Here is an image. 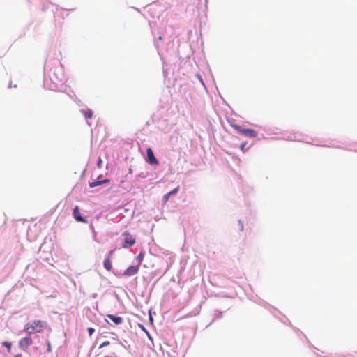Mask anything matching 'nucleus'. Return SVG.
I'll use <instances>...</instances> for the list:
<instances>
[{
	"instance_id": "obj_1",
	"label": "nucleus",
	"mask_w": 357,
	"mask_h": 357,
	"mask_svg": "<svg viewBox=\"0 0 357 357\" xmlns=\"http://www.w3.org/2000/svg\"><path fill=\"white\" fill-rule=\"evenodd\" d=\"M47 326V324L42 320H32L24 326V331L29 334L40 333Z\"/></svg>"
},
{
	"instance_id": "obj_2",
	"label": "nucleus",
	"mask_w": 357,
	"mask_h": 357,
	"mask_svg": "<svg viewBox=\"0 0 357 357\" xmlns=\"http://www.w3.org/2000/svg\"><path fill=\"white\" fill-rule=\"evenodd\" d=\"M33 340L31 337V335L27 334V335L19 341V347L21 349L26 351H27L28 348L32 345Z\"/></svg>"
},
{
	"instance_id": "obj_3",
	"label": "nucleus",
	"mask_w": 357,
	"mask_h": 357,
	"mask_svg": "<svg viewBox=\"0 0 357 357\" xmlns=\"http://www.w3.org/2000/svg\"><path fill=\"white\" fill-rule=\"evenodd\" d=\"M122 235L125 236L124 242L122 245L123 248H129L135 243V238L128 231L123 232Z\"/></svg>"
},
{
	"instance_id": "obj_4",
	"label": "nucleus",
	"mask_w": 357,
	"mask_h": 357,
	"mask_svg": "<svg viewBox=\"0 0 357 357\" xmlns=\"http://www.w3.org/2000/svg\"><path fill=\"white\" fill-rule=\"evenodd\" d=\"M73 215L74 218L77 222L87 223V220L82 216L79 208L78 206H76L73 211Z\"/></svg>"
},
{
	"instance_id": "obj_5",
	"label": "nucleus",
	"mask_w": 357,
	"mask_h": 357,
	"mask_svg": "<svg viewBox=\"0 0 357 357\" xmlns=\"http://www.w3.org/2000/svg\"><path fill=\"white\" fill-rule=\"evenodd\" d=\"M146 153H147V158H148L149 163H150L151 165H158V161L156 159V158L155 157V155L153 154V151L151 149V148L149 147L147 149Z\"/></svg>"
},
{
	"instance_id": "obj_6",
	"label": "nucleus",
	"mask_w": 357,
	"mask_h": 357,
	"mask_svg": "<svg viewBox=\"0 0 357 357\" xmlns=\"http://www.w3.org/2000/svg\"><path fill=\"white\" fill-rule=\"evenodd\" d=\"M139 265L137 266H130L128 268H126L123 272L124 276H131L136 274L139 271Z\"/></svg>"
},
{
	"instance_id": "obj_7",
	"label": "nucleus",
	"mask_w": 357,
	"mask_h": 357,
	"mask_svg": "<svg viewBox=\"0 0 357 357\" xmlns=\"http://www.w3.org/2000/svg\"><path fill=\"white\" fill-rule=\"evenodd\" d=\"M243 136L250 137V138H255L257 136V132L250 128H243L241 134Z\"/></svg>"
},
{
	"instance_id": "obj_8",
	"label": "nucleus",
	"mask_w": 357,
	"mask_h": 357,
	"mask_svg": "<svg viewBox=\"0 0 357 357\" xmlns=\"http://www.w3.org/2000/svg\"><path fill=\"white\" fill-rule=\"evenodd\" d=\"M107 317L116 325H119L123 323V319L121 317L113 314H107Z\"/></svg>"
},
{
	"instance_id": "obj_9",
	"label": "nucleus",
	"mask_w": 357,
	"mask_h": 357,
	"mask_svg": "<svg viewBox=\"0 0 357 357\" xmlns=\"http://www.w3.org/2000/svg\"><path fill=\"white\" fill-rule=\"evenodd\" d=\"M100 176H99V177L98 178V179H99V178H100ZM109 183V179H107V178L104 179V180H98V181H93V182L90 183H89V186H90L91 188H94V187H96V186H98V185H101V184H103V183Z\"/></svg>"
},
{
	"instance_id": "obj_10",
	"label": "nucleus",
	"mask_w": 357,
	"mask_h": 357,
	"mask_svg": "<svg viewBox=\"0 0 357 357\" xmlns=\"http://www.w3.org/2000/svg\"><path fill=\"white\" fill-rule=\"evenodd\" d=\"M104 267L107 270V271H111L112 268V263H111V261L109 258H107L105 261H104Z\"/></svg>"
},
{
	"instance_id": "obj_11",
	"label": "nucleus",
	"mask_w": 357,
	"mask_h": 357,
	"mask_svg": "<svg viewBox=\"0 0 357 357\" xmlns=\"http://www.w3.org/2000/svg\"><path fill=\"white\" fill-rule=\"evenodd\" d=\"M231 127L239 134H241L243 127L237 124H231Z\"/></svg>"
},
{
	"instance_id": "obj_12",
	"label": "nucleus",
	"mask_w": 357,
	"mask_h": 357,
	"mask_svg": "<svg viewBox=\"0 0 357 357\" xmlns=\"http://www.w3.org/2000/svg\"><path fill=\"white\" fill-rule=\"evenodd\" d=\"M83 114L86 119H90L93 116V112L91 109L83 111Z\"/></svg>"
},
{
	"instance_id": "obj_13",
	"label": "nucleus",
	"mask_w": 357,
	"mask_h": 357,
	"mask_svg": "<svg viewBox=\"0 0 357 357\" xmlns=\"http://www.w3.org/2000/svg\"><path fill=\"white\" fill-rule=\"evenodd\" d=\"M3 346L6 347L8 349V351L10 352L11 349V343L8 342H3L2 343Z\"/></svg>"
},
{
	"instance_id": "obj_14",
	"label": "nucleus",
	"mask_w": 357,
	"mask_h": 357,
	"mask_svg": "<svg viewBox=\"0 0 357 357\" xmlns=\"http://www.w3.org/2000/svg\"><path fill=\"white\" fill-rule=\"evenodd\" d=\"M144 259V254L139 253L138 256L137 257V260L139 262V265L141 264Z\"/></svg>"
},
{
	"instance_id": "obj_15",
	"label": "nucleus",
	"mask_w": 357,
	"mask_h": 357,
	"mask_svg": "<svg viewBox=\"0 0 357 357\" xmlns=\"http://www.w3.org/2000/svg\"><path fill=\"white\" fill-rule=\"evenodd\" d=\"M178 190H179V186H178L177 188H176L174 190H171L168 193H169V195H175V194H176L178 192Z\"/></svg>"
},
{
	"instance_id": "obj_16",
	"label": "nucleus",
	"mask_w": 357,
	"mask_h": 357,
	"mask_svg": "<svg viewBox=\"0 0 357 357\" xmlns=\"http://www.w3.org/2000/svg\"><path fill=\"white\" fill-rule=\"evenodd\" d=\"M110 342L109 341H105L104 342H102L100 346V348H102V347H105L106 346H108L109 345Z\"/></svg>"
},
{
	"instance_id": "obj_17",
	"label": "nucleus",
	"mask_w": 357,
	"mask_h": 357,
	"mask_svg": "<svg viewBox=\"0 0 357 357\" xmlns=\"http://www.w3.org/2000/svg\"><path fill=\"white\" fill-rule=\"evenodd\" d=\"M170 195H169V193H167L164 195L163 197V199L165 201V202H167L169 198Z\"/></svg>"
},
{
	"instance_id": "obj_18",
	"label": "nucleus",
	"mask_w": 357,
	"mask_h": 357,
	"mask_svg": "<svg viewBox=\"0 0 357 357\" xmlns=\"http://www.w3.org/2000/svg\"><path fill=\"white\" fill-rule=\"evenodd\" d=\"M88 332H89V335L91 336L95 331L94 328H88L87 329Z\"/></svg>"
},
{
	"instance_id": "obj_19",
	"label": "nucleus",
	"mask_w": 357,
	"mask_h": 357,
	"mask_svg": "<svg viewBox=\"0 0 357 357\" xmlns=\"http://www.w3.org/2000/svg\"><path fill=\"white\" fill-rule=\"evenodd\" d=\"M139 326L140 327V328H141L143 331H144L146 333H147V334H148L147 331L146 330L145 327H144L142 324H139Z\"/></svg>"
},
{
	"instance_id": "obj_20",
	"label": "nucleus",
	"mask_w": 357,
	"mask_h": 357,
	"mask_svg": "<svg viewBox=\"0 0 357 357\" xmlns=\"http://www.w3.org/2000/svg\"><path fill=\"white\" fill-rule=\"evenodd\" d=\"M113 253H114V250H111V251L109 252V256H108V257H107V258H109V259H111V257H112V255H113Z\"/></svg>"
},
{
	"instance_id": "obj_21",
	"label": "nucleus",
	"mask_w": 357,
	"mask_h": 357,
	"mask_svg": "<svg viewBox=\"0 0 357 357\" xmlns=\"http://www.w3.org/2000/svg\"><path fill=\"white\" fill-rule=\"evenodd\" d=\"M101 163H102V160L101 158H100L99 160H98V166L100 168L101 167Z\"/></svg>"
},
{
	"instance_id": "obj_22",
	"label": "nucleus",
	"mask_w": 357,
	"mask_h": 357,
	"mask_svg": "<svg viewBox=\"0 0 357 357\" xmlns=\"http://www.w3.org/2000/svg\"><path fill=\"white\" fill-rule=\"evenodd\" d=\"M47 351H51V345H50V343L48 344Z\"/></svg>"
},
{
	"instance_id": "obj_23",
	"label": "nucleus",
	"mask_w": 357,
	"mask_h": 357,
	"mask_svg": "<svg viewBox=\"0 0 357 357\" xmlns=\"http://www.w3.org/2000/svg\"><path fill=\"white\" fill-rule=\"evenodd\" d=\"M245 146V144L241 145V150L244 149Z\"/></svg>"
},
{
	"instance_id": "obj_24",
	"label": "nucleus",
	"mask_w": 357,
	"mask_h": 357,
	"mask_svg": "<svg viewBox=\"0 0 357 357\" xmlns=\"http://www.w3.org/2000/svg\"><path fill=\"white\" fill-rule=\"evenodd\" d=\"M15 357H22V354H19L15 356Z\"/></svg>"
}]
</instances>
